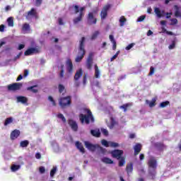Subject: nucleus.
<instances>
[{
    "label": "nucleus",
    "instance_id": "obj_7",
    "mask_svg": "<svg viewBox=\"0 0 181 181\" xmlns=\"http://www.w3.org/2000/svg\"><path fill=\"white\" fill-rule=\"evenodd\" d=\"M86 20L88 21V25H89L97 24V18L94 17V14L92 12H90L88 14V17H86Z\"/></svg>",
    "mask_w": 181,
    "mask_h": 181
},
{
    "label": "nucleus",
    "instance_id": "obj_2",
    "mask_svg": "<svg viewBox=\"0 0 181 181\" xmlns=\"http://www.w3.org/2000/svg\"><path fill=\"white\" fill-rule=\"evenodd\" d=\"M73 8H74V13L75 14H78V16L77 18H74V19H73V24L74 25H77L78 23L82 21V19L83 18L84 16V10L86 9L85 7H81L78 8V6H73Z\"/></svg>",
    "mask_w": 181,
    "mask_h": 181
},
{
    "label": "nucleus",
    "instance_id": "obj_25",
    "mask_svg": "<svg viewBox=\"0 0 181 181\" xmlns=\"http://www.w3.org/2000/svg\"><path fill=\"white\" fill-rule=\"evenodd\" d=\"M82 76V69H80L78 71H76V74L74 75V81H78Z\"/></svg>",
    "mask_w": 181,
    "mask_h": 181
},
{
    "label": "nucleus",
    "instance_id": "obj_16",
    "mask_svg": "<svg viewBox=\"0 0 181 181\" xmlns=\"http://www.w3.org/2000/svg\"><path fill=\"white\" fill-rule=\"evenodd\" d=\"M21 132L19 130L16 129V130H13L12 132H11V135H10V139L12 141L16 140V139H18V137L20 136Z\"/></svg>",
    "mask_w": 181,
    "mask_h": 181
},
{
    "label": "nucleus",
    "instance_id": "obj_46",
    "mask_svg": "<svg viewBox=\"0 0 181 181\" xmlns=\"http://www.w3.org/2000/svg\"><path fill=\"white\" fill-rule=\"evenodd\" d=\"M101 144H102V145H103V146H105L107 148L109 147V145H110V143L107 142V141L105 140V139L101 140Z\"/></svg>",
    "mask_w": 181,
    "mask_h": 181
},
{
    "label": "nucleus",
    "instance_id": "obj_36",
    "mask_svg": "<svg viewBox=\"0 0 181 181\" xmlns=\"http://www.w3.org/2000/svg\"><path fill=\"white\" fill-rule=\"evenodd\" d=\"M119 167H124V164H126V160L124 157L119 158Z\"/></svg>",
    "mask_w": 181,
    "mask_h": 181
},
{
    "label": "nucleus",
    "instance_id": "obj_45",
    "mask_svg": "<svg viewBox=\"0 0 181 181\" xmlns=\"http://www.w3.org/2000/svg\"><path fill=\"white\" fill-rule=\"evenodd\" d=\"M57 118L61 119V120H62V122L64 123L66 122V117H64V116H63V115L61 113L57 114Z\"/></svg>",
    "mask_w": 181,
    "mask_h": 181
},
{
    "label": "nucleus",
    "instance_id": "obj_60",
    "mask_svg": "<svg viewBox=\"0 0 181 181\" xmlns=\"http://www.w3.org/2000/svg\"><path fill=\"white\" fill-rule=\"evenodd\" d=\"M4 28H5L4 25H0V32L4 33Z\"/></svg>",
    "mask_w": 181,
    "mask_h": 181
},
{
    "label": "nucleus",
    "instance_id": "obj_49",
    "mask_svg": "<svg viewBox=\"0 0 181 181\" xmlns=\"http://www.w3.org/2000/svg\"><path fill=\"white\" fill-rule=\"evenodd\" d=\"M155 74V68L151 66L150 67V72L148 73V76H151Z\"/></svg>",
    "mask_w": 181,
    "mask_h": 181
},
{
    "label": "nucleus",
    "instance_id": "obj_58",
    "mask_svg": "<svg viewBox=\"0 0 181 181\" xmlns=\"http://www.w3.org/2000/svg\"><path fill=\"white\" fill-rule=\"evenodd\" d=\"M58 22H59V25H64L63 20H62V18H59Z\"/></svg>",
    "mask_w": 181,
    "mask_h": 181
},
{
    "label": "nucleus",
    "instance_id": "obj_48",
    "mask_svg": "<svg viewBox=\"0 0 181 181\" xmlns=\"http://www.w3.org/2000/svg\"><path fill=\"white\" fill-rule=\"evenodd\" d=\"M96 149H98V151H99L100 153H102V154H105V151H106L105 148H103L101 146L98 148H96Z\"/></svg>",
    "mask_w": 181,
    "mask_h": 181
},
{
    "label": "nucleus",
    "instance_id": "obj_62",
    "mask_svg": "<svg viewBox=\"0 0 181 181\" xmlns=\"http://www.w3.org/2000/svg\"><path fill=\"white\" fill-rule=\"evenodd\" d=\"M23 78V76L21 74H20V75L18 76V78H16V81H17V82H18V81H21Z\"/></svg>",
    "mask_w": 181,
    "mask_h": 181
},
{
    "label": "nucleus",
    "instance_id": "obj_39",
    "mask_svg": "<svg viewBox=\"0 0 181 181\" xmlns=\"http://www.w3.org/2000/svg\"><path fill=\"white\" fill-rule=\"evenodd\" d=\"M119 22H120V26L122 27L124 25V23L127 22L126 18L124 16H121L120 20H119Z\"/></svg>",
    "mask_w": 181,
    "mask_h": 181
},
{
    "label": "nucleus",
    "instance_id": "obj_19",
    "mask_svg": "<svg viewBox=\"0 0 181 181\" xmlns=\"http://www.w3.org/2000/svg\"><path fill=\"white\" fill-rule=\"evenodd\" d=\"M109 39L110 41H111L112 44L113 45L112 46V50L115 51L117 49V42L115 41V37L112 35H110Z\"/></svg>",
    "mask_w": 181,
    "mask_h": 181
},
{
    "label": "nucleus",
    "instance_id": "obj_51",
    "mask_svg": "<svg viewBox=\"0 0 181 181\" xmlns=\"http://www.w3.org/2000/svg\"><path fill=\"white\" fill-rule=\"evenodd\" d=\"M42 4V0H35V6L40 7Z\"/></svg>",
    "mask_w": 181,
    "mask_h": 181
},
{
    "label": "nucleus",
    "instance_id": "obj_50",
    "mask_svg": "<svg viewBox=\"0 0 181 181\" xmlns=\"http://www.w3.org/2000/svg\"><path fill=\"white\" fill-rule=\"evenodd\" d=\"M101 132L105 135V136H107L109 135V132H107V130L105 129H101Z\"/></svg>",
    "mask_w": 181,
    "mask_h": 181
},
{
    "label": "nucleus",
    "instance_id": "obj_3",
    "mask_svg": "<svg viewBox=\"0 0 181 181\" xmlns=\"http://www.w3.org/2000/svg\"><path fill=\"white\" fill-rule=\"evenodd\" d=\"M86 41V37H82L80 40V45H78V56L76 58V62H81L82 59L86 54V50L84 49V42Z\"/></svg>",
    "mask_w": 181,
    "mask_h": 181
},
{
    "label": "nucleus",
    "instance_id": "obj_47",
    "mask_svg": "<svg viewBox=\"0 0 181 181\" xmlns=\"http://www.w3.org/2000/svg\"><path fill=\"white\" fill-rule=\"evenodd\" d=\"M119 146V144L118 143H116V142H110V145H109V147H112V148H116V147H118Z\"/></svg>",
    "mask_w": 181,
    "mask_h": 181
},
{
    "label": "nucleus",
    "instance_id": "obj_6",
    "mask_svg": "<svg viewBox=\"0 0 181 181\" xmlns=\"http://www.w3.org/2000/svg\"><path fill=\"white\" fill-rule=\"evenodd\" d=\"M84 146L91 152H94L95 150L101 147L99 146V144H92L89 141H84Z\"/></svg>",
    "mask_w": 181,
    "mask_h": 181
},
{
    "label": "nucleus",
    "instance_id": "obj_5",
    "mask_svg": "<svg viewBox=\"0 0 181 181\" xmlns=\"http://www.w3.org/2000/svg\"><path fill=\"white\" fill-rule=\"evenodd\" d=\"M23 86V84H22L21 83L9 84L8 86H7V90H8V91L20 90V89H21Z\"/></svg>",
    "mask_w": 181,
    "mask_h": 181
},
{
    "label": "nucleus",
    "instance_id": "obj_17",
    "mask_svg": "<svg viewBox=\"0 0 181 181\" xmlns=\"http://www.w3.org/2000/svg\"><path fill=\"white\" fill-rule=\"evenodd\" d=\"M142 146L141 144H136L133 149L134 150V156L139 155L141 151Z\"/></svg>",
    "mask_w": 181,
    "mask_h": 181
},
{
    "label": "nucleus",
    "instance_id": "obj_27",
    "mask_svg": "<svg viewBox=\"0 0 181 181\" xmlns=\"http://www.w3.org/2000/svg\"><path fill=\"white\" fill-rule=\"evenodd\" d=\"M175 9V16L177 18H181V12L180 11V8L178 6L175 5L174 6Z\"/></svg>",
    "mask_w": 181,
    "mask_h": 181
},
{
    "label": "nucleus",
    "instance_id": "obj_44",
    "mask_svg": "<svg viewBox=\"0 0 181 181\" xmlns=\"http://www.w3.org/2000/svg\"><path fill=\"white\" fill-rule=\"evenodd\" d=\"M56 173H57V168L54 167L52 170H51V171L49 172V176H51V177H54V175Z\"/></svg>",
    "mask_w": 181,
    "mask_h": 181
},
{
    "label": "nucleus",
    "instance_id": "obj_34",
    "mask_svg": "<svg viewBox=\"0 0 181 181\" xmlns=\"http://www.w3.org/2000/svg\"><path fill=\"white\" fill-rule=\"evenodd\" d=\"M20 168H21L20 165H13L11 166V170H12V172H16L17 170H19Z\"/></svg>",
    "mask_w": 181,
    "mask_h": 181
},
{
    "label": "nucleus",
    "instance_id": "obj_18",
    "mask_svg": "<svg viewBox=\"0 0 181 181\" xmlns=\"http://www.w3.org/2000/svg\"><path fill=\"white\" fill-rule=\"evenodd\" d=\"M16 102L28 105V98L24 96L16 97Z\"/></svg>",
    "mask_w": 181,
    "mask_h": 181
},
{
    "label": "nucleus",
    "instance_id": "obj_61",
    "mask_svg": "<svg viewBox=\"0 0 181 181\" xmlns=\"http://www.w3.org/2000/svg\"><path fill=\"white\" fill-rule=\"evenodd\" d=\"M24 47H25V45H24L21 44L20 45H18V50H22V49H24Z\"/></svg>",
    "mask_w": 181,
    "mask_h": 181
},
{
    "label": "nucleus",
    "instance_id": "obj_31",
    "mask_svg": "<svg viewBox=\"0 0 181 181\" xmlns=\"http://www.w3.org/2000/svg\"><path fill=\"white\" fill-rule=\"evenodd\" d=\"M28 146H29V141H28V140L21 141V142H20L21 147L26 148Z\"/></svg>",
    "mask_w": 181,
    "mask_h": 181
},
{
    "label": "nucleus",
    "instance_id": "obj_32",
    "mask_svg": "<svg viewBox=\"0 0 181 181\" xmlns=\"http://www.w3.org/2000/svg\"><path fill=\"white\" fill-rule=\"evenodd\" d=\"M12 122H13V117H7L5 119L4 126L6 127Z\"/></svg>",
    "mask_w": 181,
    "mask_h": 181
},
{
    "label": "nucleus",
    "instance_id": "obj_53",
    "mask_svg": "<svg viewBox=\"0 0 181 181\" xmlns=\"http://www.w3.org/2000/svg\"><path fill=\"white\" fill-rule=\"evenodd\" d=\"M178 23V20L176 18L171 19V25H175Z\"/></svg>",
    "mask_w": 181,
    "mask_h": 181
},
{
    "label": "nucleus",
    "instance_id": "obj_13",
    "mask_svg": "<svg viewBox=\"0 0 181 181\" xmlns=\"http://www.w3.org/2000/svg\"><path fill=\"white\" fill-rule=\"evenodd\" d=\"M154 13L157 15L158 18H162L165 16L171 15V13H165V11H160L159 8H154Z\"/></svg>",
    "mask_w": 181,
    "mask_h": 181
},
{
    "label": "nucleus",
    "instance_id": "obj_37",
    "mask_svg": "<svg viewBox=\"0 0 181 181\" xmlns=\"http://www.w3.org/2000/svg\"><path fill=\"white\" fill-rule=\"evenodd\" d=\"M7 25L10 27H13V18L10 17L7 18Z\"/></svg>",
    "mask_w": 181,
    "mask_h": 181
},
{
    "label": "nucleus",
    "instance_id": "obj_21",
    "mask_svg": "<svg viewBox=\"0 0 181 181\" xmlns=\"http://www.w3.org/2000/svg\"><path fill=\"white\" fill-rule=\"evenodd\" d=\"M133 170H134V164L132 163L127 165V167L125 168V171L127 172V173H128V175H129L130 173H132Z\"/></svg>",
    "mask_w": 181,
    "mask_h": 181
},
{
    "label": "nucleus",
    "instance_id": "obj_20",
    "mask_svg": "<svg viewBox=\"0 0 181 181\" xmlns=\"http://www.w3.org/2000/svg\"><path fill=\"white\" fill-rule=\"evenodd\" d=\"M76 148H78V151H80V152L81 153H86V151L84 150V147L82 145V144L79 141H76Z\"/></svg>",
    "mask_w": 181,
    "mask_h": 181
},
{
    "label": "nucleus",
    "instance_id": "obj_24",
    "mask_svg": "<svg viewBox=\"0 0 181 181\" xmlns=\"http://www.w3.org/2000/svg\"><path fill=\"white\" fill-rule=\"evenodd\" d=\"M94 77L95 78H100V70L97 64L94 65Z\"/></svg>",
    "mask_w": 181,
    "mask_h": 181
},
{
    "label": "nucleus",
    "instance_id": "obj_14",
    "mask_svg": "<svg viewBox=\"0 0 181 181\" xmlns=\"http://www.w3.org/2000/svg\"><path fill=\"white\" fill-rule=\"evenodd\" d=\"M66 64V71H68V74H71L74 71V65L72 64V61L71 59H68L66 60V62L65 63Z\"/></svg>",
    "mask_w": 181,
    "mask_h": 181
},
{
    "label": "nucleus",
    "instance_id": "obj_28",
    "mask_svg": "<svg viewBox=\"0 0 181 181\" xmlns=\"http://www.w3.org/2000/svg\"><path fill=\"white\" fill-rule=\"evenodd\" d=\"M102 162H103V163L107 164V165H112L113 164V160H111L109 158L105 157L103 158H102Z\"/></svg>",
    "mask_w": 181,
    "mask_h": 181
},
{
    "label": "nucleus",
    "instance_id": "obj_8",
    "mask_svg": "<svg viewBox=\"0 0 181 181\" xmlns=\"http://www.w3.org/2000/svg\"><path fill=\"white\" fill-rule=\"evenodd\" d=\"M112 157L113 158H117V160L121 159L124 157L122 156L124 155V151L122 150H113L111 152Z\"/></svg>",
    "mask_w": 181,
    "mask_h": 181
},
{
    "label": "nucleus",
    "instance_id": "obj_40",
    "mask_svg": "<svg viewBox=\"0 0 181 181\" xmlns=\"http://www.w3.org/2000/svg\"><path fill=\"white\" fill-rule=\"evenodd\" d=\"M100 35L99 31H94L93 34L91 35V40H95L97 39L98 36Z\"/></svg>",
    "mask_w": 181,
    "mask_h": 181
},
{
    "label": "nucleus",
    "instance_id": "obj_33",
    "mask_svg": "<svg viewBox=\"0 0 181 181\" xmlns=\"http://www.w3.org/2000/svg\"><path fill=\"white\" fill-rule=\"evenodd\" d=\"M37 85H35V86H31V87H28L26 88V90H31V92L33 93H37L38 92V90L35 89V88H37Z\"/></svg>",
    "mask_w": 181,
    "mask_h": 181
},
{
    "label": "nucleus",
    "instance_id": "obj_12",
    "mask_svg": "<svg viewBox=\"0 0 181 181\" xmlns=\"http://www.w3.org/2000/svg\"><path fill=\"white\" fill-rule=\"evenodd\" d=\"M93 64V54L90 53L88 59H86V69L91 70L92 64Z\"/></svg>",
    "mask_w": 181,
    "mask_h": 181
},
{
    "label": "nucleus",
    "instance_id": "obj_9",
    "mask_svg": "<svg viewBox=\"0 0 181 181\" xmlns=\"http://www.w3.org/2000/svg\"><path fill=\"white\" fill-rule=\"evenodd\" d=\"M111 5L107 4L102 8L101 13H100V16H101L102 20H105L107 16V11L110 9Z\"/></svg>",
    "mask_w": 181,
    "mask_h": 181
},
{
    "label": "nucleus",
    "instance_id": "obj_54",
    "mask_svg": "<svg viewBox=\"0 0 181 181\" xmlns=\"http://www.w3.org/2000/svg\"><path fill=\"white\" fill-rule=\"evenodd\" d=\"M48 100H49V102L52 103V105L55 107L56 103L53 98L52 96H49Z\"/></svg>",
    "mask_w": 181,
    "mask_h": 181
},
{
    "label": "nucleus",
    "instance_id": "obj_23",
    "mask_svg": "<svg viewBox=\"0 0 181 181\" xmlns=\"http://www.w3.org/2000/svg\"><path fill=\"white\" fill-rule=\"evenodd\" d=\"M90 134L92 135V136L96 137V138H99L101 136V133L100 132L99 129H92L90 131Z\"/></svg>",
    "mask_w": 181,
    "mask_h": 181
},
{
    "label": "nucleus",
    "instance_id": "obj_42",
    "mask_svg": "<svg viewBox=\"0 0 181 181\" xmlns=\"http://www.w3.org/2000/svg\"><path fill=\"white\" fill-rule=\"evenodd\" d=\"M176 47V37L173 40V43L169 45V49L173 50Z\"/></svg>",
    "mask_w": 181,
    "mask_h": 181
},
{
    "label": "nucleus",
    "instance_id": "obj_35",
    "mask_svg": "<svg viewBox=\"0 0 181 181\" xmlns=\"http://www.w3.org/2000/svg\"><path fill=\"white\" fill-rule=\"evenodd\" d=\"M28 16H37V11H35V8H32L31 11L28 12Z\"/></svg>",
    "mask_w": 181,
    "mask_h": 181
},
{
    "label": "nucleus",
    "instance_id": "obj_11",
    "mask_svg": "<svg viewBox=\"0 0 181 181\" xmlns=\"http://www.w3.org/2000/svg\"><path fill=\"white\" fill-rule=\"evenodd\" d=\"M40 49L37 47H30L24 52V56H31L32 54H39Z\"/></svg>",
    "mask_w": 181,
    "mask_h": 181
},
{
    "label": "nucleus",
    "instance_id": "obj_59",
    "mask_svg": "<svg viewBox=\"0 0 181 181\" xmlns=\"http://www.w3.org/2000/svg\"><path fill=\"white\" fill-rule=\"evenodd\" d=\"M87 83V75L83 76V85L85 86Z\"/></svg>",
    "mask_w": 181,
    "mask_h": 181
},
{
    "label": "nucleus",
    "instance_id": "obj_57",
    "mask_svg": "<svg viewBox=\"0 0 181 181\" xmlns=\"http://www.w3.org/2000/svg\"><path fill=\"white\" fill-rule=\"evenodd\" d=\"M115 120L112 119L111 124H110V126H109L110 129H113V127H115Z\"/></svg>",
    "mask_w": 181,
    "mask_h": 181
},
{
    "label": "nucleus",
    "instance_id": "obj_43",
    "mask_svg": "<svg viewBox=\"0 0 181 181\" xmlns=\"http://www.w3.org/2000/svg\"><path fill=\"white\" fill-rule=\"evenodd\" d=\"M58 88L59 93H62L66 90V88L62 84H59Z\"/></svg>",
    "mask_w": 181,
    "mask_h": 181
},
{
    "label": "nucleus",
    "instance_id": "obj_64",
    "mask_svg": "<svg viewBox=\"0 0 181 181\" xmlns=\"http://www.w3.org/2000/svg\"><path fill=\"white\" fill-rule=\"evenodd\" d=\"M139 158L140 160H143L144 159V155L143 153H141Z\"/></svg>",
    "mask_w": 181,
    "mask_h": 181
},
{
    "label": "nucleus",
    "instance_id": "obj_52",
    "mask_svg": "<svg viewBox=\"0 0 181 181\" xmlns=\"http://www.w3.org/2000/svg\"><path fill=\"white\" fill-rule=\"evenodd\" d=\"M134 44L131 43L128 46L125 47V50H130L131 49H132V47H134Z\"/></svg>",
    "mask_w": 181,
    "mask_h": 181
},
{
    "label": "nucleus",
    "instance_id": "obj_26",
    "mask_svg": "<svg viewBox=\"0 0 181 181\" xmlns=\"http://www.w3.org/2000/svg\"><path fill=\"white\" fill-rule=\"evenodd\" d=\"M60 71L59 73V78H63L64 77V65H61L60 67Z\"/></svg>",
    "mask_w": 181,
    "mask_h": 181
},
{
    "label": "nucleus",
    "instance_id": "obj_63",
    "mask_svg": "<svg viewBox=\"0 0 181 181\" xmlns=\"http://www.w3.org/2000/svg\"><path fill=\"white\" fill-rule=\"evenodd\" d=\"M35 158L41 159V154L40 153H35Z\"/></svg>",
    "mask_w": 181,
    "mask_h": 181
},
{
    "label": "nucleus",
    "instance_id": "obj_56",
    "mask_svg": "<svg viewBox=\"0 0 181 181\" xmlns=\"http://www.w3.org/2000/svg\"><path fill=\"white\" fill-rule=\"evenodd\" d=\"M39 172H40V173H41V174H43V173H45V167H40V168H39Z\"/></svg>",
    "mask_w": 181,
    "mask_h": 181
},
{
    "label": "nucleus",
    "instance_id": "obj_15",
    "mask_svg": "<svg viewBox=\"0 0 181 181\" xmlns=\"http://www.w3.org/2000/svg\"><path fill=\"white\" fill-rule=\"evenodd\" d=\"M68 124L69 126H70L71 129L74 131L76 132L78 131V124H76V122L72 119H70L68 120Z\"/></svg>",
    "mask_w": 181,
    "mask_h": 181
},
{
    "label": "nucleus",
    "instance_id": "obj_30",
    "mask_svg": "<svg viewBox=\"0 0 181 181\" xmlns=\"http://www.w3.org/2000/svg\"><path fill=\"white\" fill-rule=\"evenodd\" d=\"M131 106H132L131 103L123 104V105L120 106V109H123V112H126L127 109Z\"/></svg>",
    "mask_w": 181,
    "mask_h": 181
},
{
    "label": "nucleus",
    "instance_id": "obj_29",
    "mask_svg": "<svg viewBox=\"0 0 181 181\" xmlns=\"http://www.w3.org/2000/svg\"><path fill=\"white\" fill-rule=\"evenodd\" d=\"M146 103L148 105V107H150V108H152L156 106V99L155 98L152 99L151 102L146 100Z\"/></svg>",
    "mask_w": 181,
    "mask_h": 181
},
{
    "label": "nucleus",
    "instance_id": "obj_41",
    "mask_svg": "<svg viewBox=\"0 0 181 181\" xmlns=\"http://www.w3.org/2000/svg\"><path fill=\"white\" fill-rule=\"evenodd\" d=\"M22 30L23 31H29L30 30V25L28 23H24L22 26Z\"/></svg>",
    "mask_w": 181,
    "mask_h": 181
},
{
    "label": "nucleus",
    "instance_id": "obj_22",
    "mask_svg": "<svg viewBox=\"0 0 181 181\" xmlns=\"http://www.w3.org/2000/svg\"><path fill=\"white\" fill-rule=\"evenodd\" d=\"M154 147H156V148H157L159 151H163L165 148V144H163L161 142H157L154 144Z\"/></svg>",
    "mask_w": 181,
    "mask_h": 181
},
{
    "label": "nucleus",
    "instance_id": "obj_10",
    "mask_svg": "<svg viewBox=\"0 0 181 181\" xmlns=\"http://www.w3.org/2000/svg\"><path fill=\"white\" fill-rule=\"evenodd\" d=\"M148 168H152L153 169V170H156V169H157V160H156L155 157H150L148 160Z\"/></svg>",
    "mask_w": 181,
    "mask_h": 181
},
{
    "label": "nucleus",
    "instance_id": "obj_4",
    "mask_svg": "<svg viewBox=\"0 0 181 181\" xmlns=\"http://www.w3.org/2000/svg\"><path fill=\"white\" fill-rule=\"evenodd\" d=\"M70 105H71V97L68 96L65 98H61L59 99V106L61 107L64 108Z\"/></svg>",
    "mask_w": 181,
    "mask_h": 181
},
{
    "label": "nucleus",
    "instance_id": "obj_55",
    "mask_svg": "<svg viewBox=\"0 0 181 181\" xmlns=\"http://www.w3.org/2000/svg\"><path fill=\"white\" fill-rule=\"evenodd\" d=\"M146 19V16H141L138 18L137 22H143Z\"/></svg>",
    "mask_w": 181,
    "mask_h": 181
},
{
    "label": "nucleus",
    "instance_id": "obj_38",
    "mask_svg": "<svg viewBox=\"0 0 181 181\" xmlns=\"http://www.w3.org/2000/svg\"><path fill=\"white\" fill-rule=\"evenodd\" d=\"M170 104V102H169V101L162 102L161 103H160L159 107H160V108H165Z\"/></svg>",
    "mask_w": 181,
    "mask_h": 181
},
{
    "label": "nucleus",
    "instance_id": "obj_1",
    "mask_svg": "<svg viewBox=\"0 0 181 181\" xmlns=\"http://www.w3.org/2000/svg\"><path fill=\"white\" fill-rule=\"evenodd\" d=\"M84 110L86 111V115L80 114V115H78L81 124H86V125H88L90 122L93 123L94 117L93 115H92L91 110L88 109H86Z\"/></svg>",
    "mask_w": 181,
    "mask_h": 181
}]
</instances>
